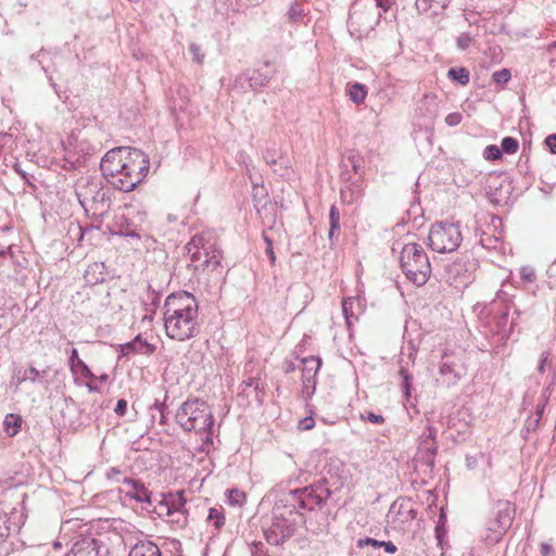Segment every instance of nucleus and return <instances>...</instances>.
I'll return each instance as SVG.
<instances>
[{
  "instance_id": "8fccbe9b",
  "label": "nucleus",
  "mask_w": 556,
  "mask_h": 556,
  "mask_svg": "<svg viewBox=\"0 0 556 556\" xmlns=\"http://www.w3.org/2000/svg\"><path fill=\"white\" fill-rule=\"evenodd\" d=\"M462 119H463V115L458 112H453V113H450L447 114V116L445 117V123L451 126V127H454V126H457L462 123Z\"/></svg>"
},
{
  "instance_id": "79ce46f5",
  "label": "nucleus",
  "mask_w": 556,
  "mask_h": 556,
  "mask_svg": "<svg viewBox=\"0 0 556 556\" xmlns=\"http://www.w3.org/2000/svg\"><path fill=\"white\" fill-rule=\"evenodd\" d=\"M520 278L525 282H533L536 278L535 269L530 265L522 266L520 268Z\"/></svg>"
},
{
  "instance_id": "20e7f679",
  "label": "nucleus",
  "mask_w": 556,
  "mask_h": 556,
  "mask_svg": "<svg viewBox=\"0 0 556 556\" xmlns=\"http://www.w3.org/2000/svg\"><path fill=\"white\" fill-rule=\"evenodd\" d=\"M175 419L186 432L208 433L214 425L210 407L199 399L184 402L177 409Z\"/></svg>"
},
{
  "instance_id": "6ab92c4d",
  "label": "nucleus",
  "mask_w": 556,
  "mask_h": 556,
  "mask_svg": "<svg viewBox=\"0 0 556 556\" xmlns=\"http://www.w3.org/2000/svg\"><path fill=\"white\" fill-rule=\"evenodd\" d=\"M121 350L124 355H128L129 353L152 355L156 346L142 339L141 334H138L132 341L123 344Z\"/></svg>"
},
{
  "instance_id": "473e14b6",
  "label": "nucleus",
  "mask_w": 556,
  "mask_h": 556,
  "mask_svg": "<svg viewBox=\"0 0 556 556\" xmlns=\"http://www.w3.org/2000/svg\"><path fill=\"white\" fill-rule=\"evenodd\" d=\"M400 376L402 377V383H401V387H402V391L404 393V396L406 399H409L410 397V391H412V381H413V377L412 375L408 372V370L404 367H402L399 371Z\"/></svg>"
},
{
  "instance_id": "ddd939ff",
  "label": "nucleus",
  "mask_w": 556,
  "mask_h": 556,
  "mask_svg": "<svg viewBox=\"0 0 556 556\" xmlns=\"http://www.w3.org/2000/svg\"><path fill=\"white\" fill-rule=\"evenodd\" d=\"M441 377L445 378L447 384L456 383L463 376V365L452 353L444 352L439 366Z\"/></svg>"
},
{
  "instance_id": "e2e57ef3",
  "label": "nucleus",
  "mask_w": 556,
  "mask_h": 556,
  "mask_svg": "<svg viewBox=\"0 0 556 556\" xmlns=\"http://www.w3.org/2000/svg\"><path fill=\"white\" fill-rule=\"evenodd\" d=\"M351 307L352 303H350L348 300H344L342 303V311L348 323H350V316L353 315V313L351 312Z\"/></svg>"
},
{
  "instance_id": "69168bd1",
  "label": "nucleus",
  "mask_w": 556,
  "mask_h": 556,
  "mask_svg": "<svg viewBox=\"0 0 556 556\" xmlns=\"http://www.w3.org/2000/svg\"><path fill=\"white\" fill-rule=\"evenodd\" d=\"M381 547L389 554H394L397 551V547L391 541H383Z\"/></svg>"
},
{
  "instance_id": "c85d7f7f",
  "label": "nucleus",
  "mask_w": 556,
  "mask_h": 556,
  "mask_svg": "<svg viewBox=\"0 0 556 556\" xmlns=\"http://www.w3.org/2000/svg\"><path fill=\"white\" fill-rule=\"evenodd\" d=\"M329 240H332L334 233L340 229V212L336 205H331L329 211Z\"/></svg>"
},
{
  "instance_id": "a211bd4d",
  "label": "nucleus",
  "mask_w": 556,
  "mask_h": 556,
  "mask_svg": "<svg viewBox=\"0 0 556 556\" xmlns=\"http://www.w3.org/2000/svg\"><path fill=\"white\" fill-rule=\"evenodd\" d=\"M364 192L361 178L349 180L340 190V198L343 204L351 205L358 201Z\"/></svg>"
},
{
  "instance_id": "774afa93",
  "label": "nucleus",
  "mask_w": 556,
  "mask_h": 556,
  "mask_svg": "<svg viewBox=\"0 0 556 556\" xmlns=\"http://www.w3.org/2000/svg\"><path fill=\"white\" fill-rule=\"evenodd\" d=\"M540 551H541V555L542 556H551L552 554V546L547 543H542L541 544V547H540Z\"/></svg>"
},
{
  "instance_id": "423d86ee",
  "label": "nucleus",
  "mask_w": 556,
  "mask_h": 556,
  "mask_svg": "<svg viewBox=\"0 0 556 556\" xmlns=\"http://www.w3.org/2000/svg\"><path fill=\"white\" fill-rule=\"evenodd\" d=\"M75 194L87 213L92 212L93 215L102 216L111 208V199L97 178H79L75 186Z\"/></svg>"
},
{
  "instance_id": "6e6d98bb",
  "label": "nucleus",
  "mask_w": 556,
  "mask_h": 556,
  "mask_svg": "<svg viewBox=\"0 0 556 556\" xmlns=\"http://www.w3.org/2000/svg\"><path fill=\"white\" fill-rule=\"evenodd\" d=\"M126 409H127V401L124 400V399H119L116 403V406H115V414L117 416H124L126 414Z\"/></svg>"
},
{
  "instance_id": "58836bf2",
  "label": "nucleus",
  "mask_w": 556,
  "mask_h": 556,
  "mask_svg": "<svg viewBox=\"0 0 556 556\" xmlns=\"http://www.w3.org/2000/svg\"><path fill=\"white\" fill-rule=\"evenodd\" d=\"M220 261H222V252L215 248L212 251L208 258H205V261H203V267L211 266L213 269H215L216 267H218L220 265Z\"/></svg>"
},
{
  "instance_id": "338daca9",
  "label": "nucleus",
  "mask_w": 556,
  "mask_h": 556,
  "mask_svg": "<svg viewBox=\"0 0 556 556\" xmlns=\"http://www.w3.org/2000/svg\"><path fill=\"white\" fill-rule=\"evenodd\" d=\"M121 473H122V472H121V470H119V469H117V468H115V467H112V468H110V469H109V471L106 472V477H108L109 479H116V481H119V480L117 479V477H118Z\"/></svg>"
},
{
  "instance_id": "aec40b11",
  "label": "nucleus",
  "mask_w": 556,
  "mask_h": 556,
  "mask_svg": "<svg viewBox=\"0 0 556 556\" xmlns=\"http://www.w3.org/2000/svg\"><path fill=\"white\" fill-rule=\"evenodd\" d=\"M128 556H162L159 546L149 540L137 542L129 551Z\"/></svg>"
},
{
  "instance_id": "49530a36",
  "label": "nucleus",
  "mask_w": 556,
  "mask_h": 556,
  "mask_svg": "<svg viewBox=\"0 0 556 556\" xmlns=\"http://www.w3.org/2000/svg\"><path fill=\"white\" fill-rule=\"evenodd\" d=\"M473 42V37L469 33H463L457 37V47L460 50H466Z\"/></svg>"
},
{
  "instance_id": "4d7b16f0",
  "label": "nucleus",
  "mask_w": 556,
  "mask_h": 556,
  "mask_svg": "<svg viewBox=\"0 0 556 556\" xmlns=\"http://www.w3.org/2000/svg\"><path fill=\"white\" fill-rule=\"evenodd\" d=\"M549 352L545 351L541 354V358H540V362H539V366H538V371L540 374H543L545 371V366L547 364V362L549 361Z\"/></svg>"
},
{
  "instance_id": "f257e3e1",
  "label": "nucleus",
  "mask_w": 556,
  "mask_h": 556,
  "mask_svg": "<svg viewBox=\"0 0 556 556\" xmlns=\"http://www.w3.org/2000/svg\"><path fill=\"white\" fill-rule=\"evenodd\" d=\"M149 157L139 149L117 147L105 153L100 163L102 175L124 192L134 190L147 176Z\"/></svg>"
},
{
  "instance_id": "b1692460",
  "label": "nucleus",
  "mask_w": 556,
  "mask_h": 556,
  "mask_svg": "<svg viewBox=\"0 0 556 556\" xmlns=\"http://www.w3.org/2000/svg\"><path fill=\"white\" fill-rule=\"evenodd\" d=\"M302 378L312 377L316 378L320 367L321 358L318 356H308L303 358Z\"/></svg>"
},
{
  "instance_id": "680f3d73",
  "label": "nucleus",
  "mask_w": 556,
  "mask_h": 556,
  "mask_svg": "<svg viewBox=\"0 0 556 556\" xmlns=\"http://www.w3.org/2000/svg\"><path fill=\"white\" fill-rule=\"evenodd\" d=\"M376 8L381 9L383 12H387L393 4L392 0H375Z\"/></svg>"
},
{
  "instance_id": "f704fd0d",
  "label": "nucleus",
  "mask_w": 556,
  "mask_h": 556,
  "mask_svg": "<svg viewBox=\"0 0 556 556\" xmlns=\"http://www.w3.org/2000/svg\"><path fill=\"white\" fill-rule=\"evenodd\" d=\"M346 166H351L355 174H359L363 168V157L356 152H351L346 157Z\"/></svg>"
},
{
  "instance_id": "09e8293b",
  "label": "nucleus",
  "mask_w": 556,
  "mask_h": 556,
  "mask_svg": "<svg viewBox=\"0 0 556 556\" xmlns=\"http://www.w3.org/2000/svg\"><path fill=\"white\" fill-rule=\"evenodd\" d=\"M189 52L192 55L193 62H195L198 64H202L203 59H204V54L201 53L200 46H198L197 43H191L189 46Z\"/></svg>"
},
{
  "instance_id": "9d476101",
  "label": "nucleus",
  "mask_w": 556,
  "mask_h": 556,
  "mask_svg": "<svg viewBox=\"0 0 556 556\" xmlns=\"http://www.w3.org/2000/svg\"><path fill=\"white\" fill-rule=\"evenodd\" d=\"M515 508L508 501H498L495 505V518L490 522L489 530L494 533L493 540L498 541L510 528Z\"/></svg>"
},
{
  "instance_id": "4c0bfd02",
  "label": "nucleus",
  "mask_w": 556,
  "mask_h": 556,
  "mask_svg": "<svg viewBox=\"0 0 556 556\" xmlns=\"http://www.w3.org/2000/svg\"><path fill=\"white\" fill-rule=\"evenodd\" d=\"M74 375L80 374L84 378L93 379L96 375L90 370L84 361L76 362L75 370H71Z\"/></svg>"
},
{
  "instance_id": "c03bdc74",
  "label": "nucleus",
  "mask_w": 556,
  "mask_h": 556,
  "mask_svg": "<svg viewBox=\"0 0 556 556\" xmlns=\"http://www.w3.org/2000/svg\"><path fill=\"white\" fill-rule=\"evenodd\" d=\"M511 77V74L509 70L502 68L500 71H496L492 75V79L496 84H506Z\"/></svg>"
},
{
  "instance_id": "7ed1b4c3",
  "label": "nucleus",
  "mask_w": 556,
  "mask_h": 556,
  "mask_svg": "<svg viewBox=\"0 0 556 556\" xmlns=\"http://www.w3.org/2000/svg\"><path fill=\"white\" fill-rule=\"evenodd\" d=\"M271 514V523L263 530L267 543L271 545L283 544L294 535L296 527L305 522L304 513L292 509L282 495L275 502Z\"/></svg>"
},
{
  "instance_id": "bb28decb",
  "label": "nucleus",
  "mask_w": 556,
  "mask_h": 556,
  "mask_svg": "<svg viewBox=\"0 0 556 556\" xmlns=\"http://www.w3.org/2000/svg\"><path fill=\"white\" fill-rule=\"evenodd\" d=\"M447 77L462 86H466L469 84L470 73L466 67H451L447 72Z\"/></svg>"
},
{
  "instance_id": "dca6fc26",
  "label": "nucleus",
  "mask_w": 556,
  "mask_h": 556,
  "mask_svg": "<svg viewBox=\"0 0 556 556\" xmlns=\"http://www.w3.org/2000/svg\"><path fill=\"white\" fill-rule=\"evenodd\" d=\"M122 482L129 486V490L126 491V496L140 503H152V493L144 486L141 481L125 477L123 478Z\"/></svg>"
},
{
  "instance_id": "864d4df0",
  "label": "nucleus",
  "mask_w": 556,
  "mask_h": 556,
  "mask_svg": "<svg viewBox=\"0 0 556 556\" xmlns=\"http://www.w3.org/2000/svg\"><path fill=\"white\" fill-rule=\"evenodd\" d=\"M252 556H267V551L264 543L254 542L251 548Z\"/></svg>"
},
{
  "instance_id": "7c9ffc66",
  "label": "nucleus",
  "mask_w": 556,
  "mask_h": 556,
  "mask_svg": "<svg viewBox=\"0 0 556 556\" xmlns=\"http://www.w3.org/2000/svg\"><path fill=\"white\" fill-rule=\"evenodd\" d=\"M207 521L212 522L216 530H220L225 525V516L222 508L212 507L208 510Z\"/></svg>"
},
{
  "instance_id": "393cba45",
  "label": "nucleus",
  "mask_w": 556,
  "mask_h": 556,
  "mask_svg": "<svg viewBox=\"0 0 556 556\" xmlns=\"http://www.w3.org/2000/svg\"><path fill=\"white\" fill-rule=\"evenodd\" d=\"M22 426V417L17 414H8L3 420V429L9 437L17 434Z\"/></svg>"
},
{
  "instance_id": "39448f33",
  "label": "nucleus",
  "mask_w": 556,
  "mask_h": 556,
  "mask_svg": "<svg viewBox=\"0 0 556 556\" xmlns=\"http://www.w3.org/2000/svg\"><path fill=\"white\" fill-rule=\"evenodd\" d=\"M401 268L406 278L417 287L425 286L431 275V265L424 248L418 243H406L400 254Z\"/></svg>"
},
{
  "instance_id": "c9c22d12",
  "label": "nucleus",
  "mask_w": 556,
  "mask_h": 556,
  "mask_svg": "<svg viewBox=\"0 0 556 556\" xmlns=\"http://www.w3.org/2000/svg\"><path fill=\"white\" fill-rule=\"evenodd\" d=\"M167 399V395H165V399ZM156 410L160 415V424L165 425L167 422L166 415H167V406L165 401L160 402L156 400L152 406H150V412Z\"/></svg>"
},
{
  "instance_id": "9b49d317",
  "label": "nucleus",
  "mask_w": 556,
  "mask_h": 556,
  "mask_svg": "<svg viewBox=\"0 0 556 556\" xmlns=\"http://www.w3.org/2000/svg\"><path fill=\"white\" fill-rule=\"evenodd\" d=\"M215 249V243L211 241V236L205 233H197L186 245V251L192 262H199L203 266V261L208 258L212 251Z\"/></svg>"
},
{
  "instance_id": "052dcab7",
  "label": "nucleus",
  "mask_w": 556,
  "mask_h": 556,
  "mask_svg": "<svg viewBox=\"0 0 556 556\" xmlns=\"http://www.w3.org/2000/svg\"><path fill=\"white\" fill-rule=\"evenodd\" d=\"M237 162L240 164V165H243L247 169V172H249V165H248V161H249V155L243 152V151H240L238 154H237V157H236Z\"/></svg>"
},
{
  "instance_id": "ea45409f",
  "label": "nucleus",
  "mask_w": 556,
  "mask_h": 556,
  "mask_svg": "<svg viewBox=\"0 0 556 556\" xmlns=\"http://www.w3.org/2000/svg\"><path fill=\"white\" fill-rule=\"evenodd\" d=\"M483 156L490 161L500 160L502 157V150L495 144H490L485 147L483 151Z\"/></svg>"
},
{
  "instance_id": "a18cd8bd",
  "label": "nucleus",
  "mask_w": 556,
  "mask_h": 556,
  "mask_svg": "<svg viewBox=\"0 0 556 556\" xmlns=\"http://www.w3.org/2000/svg\"><path fill=\"white\" fill-rule=\"evenodd\" d=\"M148 298L150 299V306H151V308H147V311H151L152 313H154L155 308L160 304L161 294L155 292L152 289V287L149 285L148 286Z\"/></svg>"
},
{
  "instance_id": "f8f14e48",
  "label": "nucleus",
  "mask_w": 556,
  "mask_h": 556,
  "mask_svg": "<svg viewBox=\"0 0 556 556\" xmlns=\"http://www.w3.org/2000/svg\"><path fill=\"white\" fill-rule=\"evenodd\" d=\"M387 517L389 522L403 528L416 518V510L409 500L397 498L391 504Z\"/></svg>"
},
{
  "instance_id": "4be33fe9",
  "label": "nucleus",
  "mask_w": 556,
  "mask_h": 556,
  "mask_svg": "<svg viewBox=\"0 0 556 556\" xmlns=\"http://www.w3.org/2000/svg\"><path fill=\"white\" fill-rule=\"evenodd\" d=\"M47 371L43 370L39 372L35 367H29L27 369H17L13 374V381L16 386L22 384L24 381L29 380L31 382H36L38 380H42L46 376Z\"/></svg>"
},
{
  "instance_id": "4468645a",
  "label": "nucleus",
  "mask_w": 556,
  "mask_h": 556,
  "mask_svg": "<svg viewBox=\"0 0 556 556\" xmlns=\"http://www.w3.org/2000/svg\"><path fill=\"white\" fill-rule=\"evenodd\" d=\"M427 430L428 433H424L420 438L418 454L427 465L433 466L434 457L438 452V445L435 442L437 429L429 426Z\"/></svg>"
},
{
  "instance_id": "0e129e2a",
  "label": "nucleus",
  "mask_w": 556,
  "mask_h": 556,
  "mask_svg": "<svg viewBox=\"0 0 556 556\" xmlns=\"http://www.w3.org/2000/svg\"><path fill=\"white\" fill-rule=\"evenodd\" d=\"M258 381H260V379H256V378H250L249 380L243 381L241 383L242 391H245L250 387H254L255 390H257L258 389Z\"/></svg>"
},
{
  "instance_id": "2f4dec72",
  "label": "nucleus",
  "mask_w": 556,
  "mask_h": 556,
  "mask_svg": "<svg viewBox=\"0 0 556 556\" xmlns=\"http://www.w3.org/2000/svg\"><path fill=\"white\" fill-rule=\"evenodd\" d=\"M434 531L438 544L442 546L443 540L446 535V515L443 511H441L439 516Z\"/></svg>"
},
{
  "instance_id": "6e6552de",
  "label": "nucleus",
  "mask_w": 556,
  "mask_h": 556,
  "mask_svg": "<svg viewBox=\"0 0 556 556\" xmlns=\"http://www.w3.org/2000/svg\"><path fill=\"white\" fill-rule=\"evenodd\" d=\"M430 248L438 253H451L455 251L463 236L458 224L439 222L431 226L428 235Z\"/></svg>"
},
{
  "instance_id": "f3484780",
  "label": "nucleus",
  "mask_w": 556,
  "mask_h": 556,
  "mask_svg": "<svg viewBox=\"0 0 556 556\" xmlns=\"http://www.w3.org/2000/svg\"><path fill=\"white\" fill-rule=\"evenodd\" d=\"M185 506L186 498L181 492H178L176 494L164 495L163 498L159 502L157 506L154 507V509L159 516H162L165 513L186 509Z\"/></svg>"
},
{
  "instance_id": "c756f323",
  "label": "nucleus",
  "mask_w": 556,
  "mask_h": 556,
  "mask_svg": "<svg viewBox=\"0 0 556 556\" xmlns=\"http://www.w3.org/2000/svg\"><path fill=\"white\" fill-rule=\"evenodd\" d=\"M349 94H350L351 100L354 103L359 104V103L364 102V100L367 96V91H366V88L364 85H362L359 83H355L350 86Z\"/></svg>"
},
{
  "instance_id": "2eb2a0df",
  "label": "nucleus",
  "mask_w": 556,
  "mask_h": 556,
  "mask_svg": "<svg viewBox=\"0 0 556 556\" xmlns=\"http://www.w3.org/2000/svg\"><path fill=\"white\" fill-rule=\"evenodd\" d=\"M73 551L77 556H108V548L94 538H81L76 541Z\"/></svg>"
},
{
  "instance_id": "5701e85b",
  "label": "nucleus",
  "mask_w": 556,
  "mask_h": 556,
  "mask_svg": "<svg viewBox=\"0 0 556 556\" xmlns=\"http://www.w3.org/2000/svg\"><path fill=\"white\" fill-rule=\"evenodd\" d=\"M270 73L268 71V64H265L264 68L254 71L249 77L250 87L253 89L265 86L270 80Z\"/></svg>"
},
{
  "instance_id": "412c9836",
  "label": "nucleus",
  "mask_w": 556,
  "mask_h": 556,
  "mask_svg": "<svg viewBox=\"0 0 556 556\" xmlns=\"http://www.w3.org/2000/svg\"><path fill=\"white\" fill-rule=\"evenodd\" d=\"M308 13H309V9L306 5V3L301 2V1H295V2L291 3V5L289 7V9L286 13L287 22L292 25L300 24L303 22L304 17Z\"/></svg>"
},
{
  "instance_id": "1a4fd4ad",
  "label": "nucleus",
  "mask_w": 556,
  "mask_h": 556,
  "mask_svg": "<svg viewBox=\"0 0 556 556\" xmlns=\"http://www.w3.org/2000/svg\"><path fill=\"white\" fill-rule=\"evenodd\" d=\"M382 14L371 9L352 7L348 18V28L352 37L362 39L368 37L380 23Z\"/></svg>"
},
{
  "instance_id": "bf43d9fd",
  "label": "nucleus",
  "mask_w": 556,
  "mask_h": 556,
  "mask_svg": "<svg viewBox=\"0 0 556 556\" xmlns=\"http://www.w3.org/2000/svg\"><path fill=\"white\" fill-rule=\"evenodd\" d=\"M79 361H80V358L78 356L77 350L72 349L70 358H68V365H70L71 370H75L76 362L78 363Z\"/></svg>"
},
{
  "instance_id": "a878e982",
  "label": "nucleus",
  "mask_w": 556,
  "mask_h": 556,
  "mask_svg": "<svg viewBox=\"0 0 556 556\" xmlns=\"http://www.w3.org/2000/svg\"><path fill=\"white\" fill-rule=\"evenodd\" d=\"M163 516L167 517V521L175 526L177 529H184L188 525V511L187 509L174 510L165 513Z\"/></svg>"
},
{
  "instance_id": "13d9d810",
  "label": "nucleus",
  "mask_w": 556,
  "mask_h": 556,
  "mask_svg": "<svg viewBox=\"0 0 556 556\" xmlns=\"http://www.w3.org/2000/svg\"><path fill=\"white\" fill-rule=\"evenodd\" d=\"M545 144L548 147L551 153L556 154V134L548 135L545 138Z\"/></svg>"
},
{
  "instance_id": "0eeeda50",
  "label": "nucleus",
  "mask_w": 556,
  "mask_h": 556,
  "mask_svg": "<svg viewBox=\"0 0 556 556\" xmlns=\"http://www.w3.org/2000/svg\"><path fill=\"white\" fill-rule=\"evenodd\" d=\"M331 491L326 486V481H319L318 483L302 489H295L282 494L285 503L294 510L312 511L316 508H320L323 504L329 498Z\"/></svg>"
},
{
  "instance_id": "e433bc0d",
  "label": "nucleus",
  "mask_w": 556,
  "mask_h": 556,
  "mask_svg": "<svg viewBox=\"0 0 556 556\" xmlns=\"http://www.w3.org/2000/svg\"><path fill=\"white\" fill-rule=\"evenodd\" d=\"M302 393L306 397H311L316 391V378L307 376V378H302Z\"/></svg>"
},
{
  "instance_id": "f03ea898",
  "label": "nucleus",
  "mask_w": 556,
  "mask_h": 556,
  "mask_svg": "<svg viewBox=\"0 0 556 556\" xmlns=\"http://www.w3.org/2000/svg\"><path fill=\"white\" fill-rule=\"evenodd\" d=\"M164 309V327L168 338L186 341L200 333L199 306L191 293H172L165 300Z\"/></svg>"
},
{
  "instance_id": "de8ad7c7",
  "label": "nucleus",
  "mask_w": 556,
  "mask_h": 556,
  "mask_svg": "<svg viewBox=\"0 0 556 556\" xmlns=\"http://www.w3.org/2000/svg\"><path fill=\"white\" fill-rule=\"evenodd\" d=\"M361 418L362 420H366L376 425H381L384 422V417L382 415L372 412H365L361 415Z\"/></svg>"
},
{
  "instance_id": "5fc2aeb1",
  "label": "nucleus",
  "mask_w": 556,
  "mask_h": 556,
  "mask_svg": "<svg viewBox=\"0 0 556 556\" xmlns=\"http://www.w3.org/2000/svg\"><path fill=\"white\" fill-rule=\"evenodd\" d=\"M314 426L315 421L312 417H305L299 421V429L301 430H311L314 428Z\"/></svg>"
},
{
  "instance_id": "a19ab883",
  "label": "nucleus",
  "mask_w": 556,
  "mask_h": 556,
  "mask_svg": "<svg viewBox=\"0 0 556 556\" xmlns=\"http://www.w3.org/2000/svg\"><path fill=\"white\" fill-rule=\"evenodd\" d=\"M228 501L231 505H241L245 501V494L238 489L228 491Z\"/></svg>"
},
{
  "instance_id": "3c124183",
  "label": "nucleus",
  "mask_w": 556,
  "mask_h": 556,
  "mask_svg": "<svg viewBox=\"0 0 556 556\" xmlns=\"http://www.w3.org/2000/svg\"><path fill=\"white\" fill-rule=\"evenodd\" d=\"M381 544H383V541H378V540L371 539V538L359 539L357 541V546L361 548L368 546V545H371L374 547H381Z\"/></svg>"
},
{
  "instance_id": "603ef678",
  "label": "nucleus",
  "mask_w": 556,
  "mask_h": 556,
  "mask_svg": "<svg viewBox=\"0 0 556 556\" xmlns=\"http://www.w3.org/2000/svg\"><path fill=\"white\" fill-rule=\"evenodd\" d=\"M119 233H121V236L129 237V238L137 239V240H139L141 238V233L139 231H137L136 229L131 228L130 225H126L125 227H123V229L121 230Z\"/></svg>"
},
{
  "instance_id": "37998d69",
  "label": "nucleus",
  "mask_w": 556,
  "mask_h": 556,
  "mask_svg": "<svg viewBox=\"0 0 556 556\" xmlns=\"http://www.w3.org/2000/svg\"><path fill=\"white\" fill-rule=\"evenodd\" d=\"M263 159L269 166H274V165H277L278 160H281L282 157L279 155V153L275 149H267L263 153Z\"/></svg>"
},
{
  "instance_id": "cd10ccee",
  "label": "nucleus",
  "mask_w": 556,
  "mask_h": 556,
  "mask_svg": "<svg viewBox=\"0 0 556 556\" xmlns=\"http://www.w3.org/2000/svg\"><path fill=\"white\" fill-rule=\"evenodd\" d=\"M452 0H416V10L424 14L430 11L433 4L440 5L442 9H446Z\"/></svg>"
},
{
  "instance_id": "72a5a7b5",
  "label": "nucleus",
  "mask_w": 556,
  "mask_h": 556,
  "mask_svg": "<svg viewBox=\"0 0 556 556\" xmlns=\"http://www.w3.org/2000/svg\"><path fill=\"white\" fill-rule=\"evenodd\" d=\"M519 147L518 140L513 137H505L501 142L502 153L514 154L517 152Z\"/></svg>"
}]
</instances>
